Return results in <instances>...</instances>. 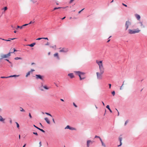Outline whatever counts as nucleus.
<instances>
[{
  "label": "nucleus",
  "instance_id": "5",
  "mask_svg": "<svg viewBox=\"0 0 147 147\" xmlns=\"http://www.w3.org/2000/svg\"><path fill=\"white\" fill-rule=\"evenodd\" d=\"M102 74L99 73V72H97L96 73V76L97 79L98 80H101L102 79Z\"/></svg>",
  "mask_w": 147,
  "mask_h": 147
},
{
  "label": "nucleus",
  "instance_id": "24",
  "mask_svg": "<svg viewBox=\"0 0 147 147\" xmlns=\"http://www.w3.org/2000/svg\"><path fill=\"white\" fill-rule=\"evenodd\" d=\"M1 78H9V76L7 77H4V76H2L1 77Z\"/></svg>",
  "mask_w": 147,
  "mask_h": 147
},
{
  "label": "nucleus",
  "instance_id": "34",
  "mask_svg": "<svg viewBox=\"0 0 147 147\" xmlns=\"http://www.w3.org/2000/svg\"><path fill=\"white\" fill-rule=\"evenodd\" d=\"M2 39L3 40H5L7 41H11L10 40H5L3 39Z\"/></svg>",
  "mask_w": 147,
  "mask_h": 147
},
{
  "label": "nucleus",
  "instance_id": "56",
  "mask_svg": "<svg viewBox=\"0 0 147 147\" xmlns=\"http://www.w3.org/2000/svg\"><path fill=\"white\" fill-rule=\"evenodd\" d=\"M52 120H53V122L54 123H55V121H54V119H53H53H52Z\"/></svg>",
  "mask_w": 147,
  "mask_h": 147
},
{
  "label": "nucleus",
  "instance_id": "64",
  "mask_svg": "<svg viewBox=\"0 0 147 147\" xmlns=\"http://www.w3.org/2000/svg\"><path fill=\"white\" fill-rule=\"evenodd\" d=\"M26 146V144H25L24 145V146H23V147H25V146Z\"/></svg>",
  "mask_w": 147,
  "mask_h": 147
},
{
  "label": "nucleus",
  "instance_id": "18",
  "mask_svg": "<svg viewBox=\"0 0 147 147\" xmlns=\"http://www.w3.org/2000/svg\"><path fill=\"white\" fill-rule=\"evenodd\" d=\"M31 73V71H29L27 73L26 75V77H27L28 76H29L30 74V73Z\"/></svg>",
  "mask_w": 147,
  "mask_h": 147
},
{
  "label": "nucleus",
  "instance_id": "8",
  "mask_svg": "<svg viewBox=\"0 0 147 147\" xmlns=\"http://www.w3.org/2000/svg\"><path fill=\"white\" fill-rule=\"evenodd\" d=\"M36 77L37 79H39L42 80H43L44 77L43 76H42L40 75H36Z\"/></svg>",
  "mask_w": 147,
  "mask_h": 147
},
{
  "label": "nucleus",
  "instance_id": "60",
  "mask_svg": "<svg viewBox=\"0 0 147 147\" xmlns=\"http://www.w3.org/2000/svg\"><path fill=\"white\" fill-rule=\"evenodd\" d=\"M36 128H37L38 127H37V126H36L35 125H33Z\"/></svg>",
  "mask_w": 147,
  "mask_h": 147
},
{
  "label": "nucleus",
  "instance_id": "27",
  "mask_svg": "<svg viewBox=\"0 0 147 147\" xmlns=\"http://www.w3.org/2000/svg\"><path fill=\"white\" fill-rule=\"evenodd\" d=\"M70 127L69 125H68L65 127V129H69Z\"/></svg>",
  "mask_w": 147,
  "mask_h": 147
},
{
  "label": "nucleus",
  "instance_id": "15",
  "mask_svg": "<svg viewBox=\"0 0 147 147\" xmlns=\"http://www.w3.org/2000/svg\"><path fill=\"white\" fill-rule=\"evenodd\" d=\"M5 119H3L1 115H0V121H3L5 120Z\"/></svg>",
  "mask_w": 147,
  "mask_h": 147
},
{
  "label": "nucleus",
  "instance_id": "49",
  "mask_svg": "<svg viewBox=\"0 0 147 147\" xmlns=\"http://www.w3.org/2000/svg\"><path fill=\"white\" fill-rule=\"evenodd\" d=\"M40 131H41L43 132H44V133L45 132V131L42 129H40Z\"/></svg>",
  "mask_w": 147,
  "mask_h": 147
},
{
  "label": "nucleus",
  "instance_id": "37",
  "mask_svg": "<svg viewBox=\"0 0 147 147\" xmlns=\"http://www.w3.org/2000/svg\"><path fill=\"white\" fill-rule=\"evenodd\" d=\"M29 117H30V119L32 118V116H31V114H30V113H29Z\"/></svg>",
  "mask_w": 147,
  "mask_h": 147
},
{
  "label": "nucleus",
  "instance_id": "16",
  "mask_svg": "<svg viewBox=\"0 0 147 147\" xmlns=\"http://www.w3.org/2000/svg\"><path fill=\"white\" fill-rule=\"evenodd\" d=\"M42 87L44 88L46 90H48L49 88L47 86H42Z\"/></svg>",
  "mask_w": 147,
  "mask_h": 147
},
{
  "label": "nucleus",
  "instance_id": "28",
  "mask_svg": "<svg viewBox=\"0 0 147 147\" xmlns=\"http://www.w3.org/2000/svg\"><path fill=\"white\" fill-rule=\"evenodd\" d=\"M124 81H123V84L122 85V86L120 87V90H121L122 89V87H123V85H124Z\"/></svg>",
  "mask_w": 147,
  "mask_h": 147
},
{
  "label": "nucleus",
  "instance_id": "25",
  "mask_svg": "<svg viewBox=\"0 0 147 147\" xmlns=\"http://www.w3.org/2000/svg\"><path fill=\"white\" fill-rule=\"evenodd\" d=\"M61 8L62 7H55V8H54L53 10H55L56 9H60V8Z\"/></svg>",
  "mask_w": 147,
  "mask_h": 147
},
{
  "label": "nucleus",
  "instance_id": "19",
  "mask_svg": "<svg viewBox=\"0 0 147 147\" xmlns=\"http://www.w3.org/2000/svg\"><path fill=\"white\" fill-rule=\"evenodd\" d=\"M54 57H57V58H59L58 53H56L54 55Z\"/></svg>",
  "mask_w": 147,
  "mask_h": 147
},
{
  "label": "nucleus",
  "instance_id": "36",
  "mask_svg": "<svg viewBox=\"0 0 147 147\" xmlns=\"http://www.w3.org/2000/svg\"><path fill=\"white\" fill-rule=\"evenodd\" d=\"M106 108L108 109L109 110L110 109L109 106V105H107L106 106Z\"/></svg>",
  "mask_w": 147,
  "mask_h": 147
},
{
  "label": "nucleus",
  "instance_id": "3",
  "mask_svg": "<svg viewBox=\"0 0 147 147\" xmlns=\"http://www.w3.org/2000/svg\"><path fill=\"white\" fill-rule=\"evenodd\" d=\"M140 31L138 28H137L135 30H133L131 29L128 30V33L129 34H135L137 33H138Z\"/></svg>",
  "mask_w": 147,
  "mask_h": 147
},
{
  "label": "nucleus",
  "instance_id": "22",
  "mask_svg": "<svg viewBox=\"0 0 147 147\" xmlns=\"http://www.w3.org/2000/svg\"><path fill=\"white\" fill-rule=\"evenodd\" d=\"M69 129L71 130H76V129L75 128L71 127H70Z\"/></svg>",
  "mask_w": 147,
  "mask_h": 147
},
{
  "label": "nucleus",
  "instance_id": "39",
  "mask_svg": "<svg viewBox=\"0 0 147 147\" xmlns=\"http://www.w3.org/2000/svg\"><path fill=\"white\" fill-rule=\"evenodd\" d=\"M120 142V145H118V147H119V146H121L122 145V143L121 142Z\"/></svg>",
  "mask_w": 147,
  "mask_h": 147
},
{
  "label": "nucleus",
  "instance_id": "47",
  "mask_svg": "<svg viewBox=\"0 0 147 147\" xmlns=\"http://www.w3.org/2000/svg\"><path fill=\"white\" fill-rule=\"evenodd\" d=\"M84 9H82L81 11H79L78 12V13H80V12L82 11Z\"/></svg>",
  "mask_w": 147,
  "mask_h": 147
},
{
  "label": "nucleus",
  "instance_id": "57",
  "mask_svg": "<svg viewBox=\"0 0 147 147\" xmlns=\"http://www.w3.org/2000/svg\"><path fill=\"white\" fill-rule=\"evenodd\" d=\"M34 22H32V21H31L30 22V23L29 24H31L32 23H34Z\"/></svg>",
  "mask_w": 147,
  "mask_h": 147
},
{
  "label": "nucleus",
  "instance_id": "7",
  "mask_svg": "<svg viewBox=\"0 0 147 147\" xmlns=\"http://www.w3.org/2000/svg\"><path fill=\"white\" fill-rule=\"evenodd\" d=\"M68 49L63 48H62L59 51V52H64V53H66L68 52Z\"/></svg>",
  "mask_w": 147,
  "mask_h": 147
},
{
  "label": "nucleus",
  "instance_id": "44",
  "mask_svg": "<svg viewBox=\"0 0 147 147\" xmlns=\"http://www.w3.org/2000/svg\"><path fill=\"white\" fill-rule=\"evenodd\" d=\"M73 105L75 107H77V106L75 104L74 102L73 103Z\"/></svg>",
  "mask_w": 147,
  "mask_h": 147
},
{
  "label": "nucleus",
  "instance_id": "45",
  "mask_svg": "<svg viewBox=\"0 0 147 147\" xmlns=\"http://www.w3.org/2000/svg\"><path fill=\"white\" fill-rule=\"evenodd\" d=\"M28 24H25L24 25H22V26H23V27L24 26H27L28 25Z\"/></svg>",
  "mask_w": 147,
  "mask_h": 147
},
{
  "label": "nucleus",
  "instance_id": "9",
  "mask_svg": "<svg viewBox=\"0 0 147 147\" xmlns=\"http://www.w3.org/2000/svg\"><path fill=\"white\" fill-rule=\"evenodd\" d=\"M135 16L136 18L138 20H140V16L139 15L136 14L135 15Z\"/></svg>",
  "mask_w": 147,
  "mask_h": 147
},
{
  "label": "nucleus",
  "instance_id": "2",
  "mask_svg": "<svg viewBox=\"0 0 147 147\" xmlns=\"http://www.w3.org/2000/svg\"><path fill=\"white\" fill-rule=\"evenodd\" d=\"M76 74L78 75L80 77V80H81L85 78V73L80 71L75 72Z\"/></svg>",
  "mask_w": 147,
  "mask_h": 147
},
{
  "label": "nucleus",
  "instance_id": "12",
  "mask_svg": "<svg viewBox=\"0 0 147 147\" xmlns=\"http://www.w3.org/2000/svg\"><path fill=\"white\" fill-rule=\"evenodd\" d=\"M68 76H69L71 78H74V75L72 73L69 74H68Z\"/></svg>",
  "mask_w": 147,
  "mask_h": 147
},
{
  "label": "nucleus",
  "instance_id": "23",
  "mask_svg": "<svg viewBox=\"0 0 147 147\" xmlns=\"http://www.w3.org/2000/svg\"><path fill=\"white\" fill-rule=\"evenodd\" d=\"M23 26H18L17 28H16V29H18V28H20V29H22L23 28Z\"/></svg>",
  "mask_w": 147,
  "mask_h": 147
},
{
  "label": "nucleus",
  "instance_id": "35",
  "mask_svg": "<svg viewBox=\"0 0 147 147\" xmlns=\"http://www.w3.org/2000/svg\"><path fill=\"white\" fill-rule=\"evenodd\" d=\"M95 138H100V137L99 136H96L94 137Z\"/></svg>",
  "mask_w": 147,
  "mask_h": 147
},
{
  "label": "nucleus",
  "instance_id": "6",
  "mask_svg": "<svg viewBox=\"0 0 147 147\" xmlns=\"http://www.w3.org/2000/svg\"><path fill=\"white\" fill-rule=\"evenodd\" d=\"M131 22L129 20L127 21L126 22L125 25L126 30L128 28L129 26L131 25Z\"/></svg>",
  "mask_w": 147,
  "mask_h": 147
},
{
  "label": "nucleus",
  "instance_id": "62",
  "mask_svg": "<svg viewBox=\"0 0 147 147\" xmlns=\"http://www.w3.org/2000/svg\"><path fill=\"white\" fill-rule=\"evenodd\" d=\"M16 39V38H11V39H10L12 40H14Z\"/></svg>",
  "mask_w": 147,
  "mask_h": 147
},
{
  "label": "nucleus",
  "instance_id": "4",
  "mask_svg": "<svg viewBox=\"0 0 147 147\" xmlns=\"http://www.w3.org/2000/svg\"><path fill=\"white\" fill-rule=\"evenodd\" d=\"M13 52H10L7 54L3 55L2 54L0 55L1 58L0 60H1L4 58H7L11 56V54L13 53Z\"/></svg>",
  "mask_w": 147,
  "mask_h": 147
},
{
  "label": "nucleus",
  "instance_id": "40",
  "mask_svg": "<svg viewBox=\"0 0 147 147\" xmlns=\"http://www.w3.org/2000/svg\"><path fill=\"white\" fill-rule=\"evenodd\" d=\"M128 122V121L127 120L125 121V124H124L125 125H126V124H127Z\"/></svg>",
  "mask_w": 147,
  "mask_h": 147
},
{
  "label": "nucleus",
  "instance_id": "48",
  "mask_svg": "<svg viewBox=\"0 0 147 147\" xmlns=\"http://www.w3.org/2000/svg\"><path fill=\"white\" fill-rule=\"evenodd\" d=\"M49 45V43L48 42H47V43L45 44V45Z\"/></svg>",
  "mask_w": 147,
  "mask_h": 147
},
{
  "label": "nucleus",
  "instance_id": "61",
  "mask_svg": "<svg viewBox=\"0 0 147 147\" xmlns=\"http://www.w3.org/2000/svg\"><path fill=\"white\" fill-rule=\"evenodd\" d=\"M60 100H61L62 101H64V100L63 99H60Z\"/></svg>",
  "mask_w": 147,
  "mask_h": 147
},
{
  "label": "nucleus",
  "instance_id": "1",
  "mask_svg": "<svg viewBox=\"0 0 147 147\" xmlns=\"http://www.w3.org/2000/svg\"><path fill=\"white\" fill-rule=\"evenodd\" d=\"M102 61H98V60L96 61V62L99 66V73L103 74L105 71V68L102 63Z\"/></svg>",
  "mask_w": 147,
  "mask_h": 147
},
{
  "label": "nucleus",
  "instance_id": "46",
  "mask_svg": "<svg viewBox=\"0 0 147 147\" xmlns=\"http://www.w3.org/2000/svg\"><path fill=\"white\" fill-rule=\"evenodd\" d=\"M74 0H70V2H69V3H72Z\"/></svg>",
  "mask_w": 147,
  "mask_h": 147
},
{
  "label": "nucleus",
  "instance_id": "50",
  "mask_svg": "<svg viewBox=\"0 0 147 147\" xmlns=\"http://www.w3.org/2000/svg\"><path fill=\"white\" fill-rule=\"evenodd\" d=\"M39 145H40V146L39 147H40L41 146V142H40L39 143Z\"/></svg>",
  "mask_w": 147,
  "mask_h": 147
},
{
  "label": "nucleus",
  "instance_id": "58",
  "mask_svg": "<svg viewBox=\"0 0 147 147\" xmlns=\"http://www.w3.org/2000/svg\"><path fill=\"white\" fill-rule=\"evenodd\" d=\"M13 49V50H14V52H15V51H17V50H16L15 49H14H14Z\"/></svg>",
  "mask_w": 147,
  "mask_h": 147
},
{
  "label": "nucleus",
  "instance_id": "13",
  "mask_svg": "<svg viewBox=\"0 0 147 147\" xmlns=\"http://www.w3.org/2000/svg\"><path fill=\"white\" fill-rule=\"evenodd\" d=\"M91 140H88L87 142V145L88 147H89V144L91 142Z\"/></svg>",
  "mask_w": 147,
  "mask_h": 147
},
{
  "label": "nucleus",
  "instance_id": "14",
  "mask_svg": "<svg viewBox=\"0 0 147 147\" xmlns=\"http://www.w3.org/2000/svg\"><path fill=\"white\" fill-rule=\"evenodd\" d=\"M35 44H36L34 42V43H33L31 44L28 45H27L29 46L32 47H33L35 45Z\"/></svg>",
  "mask_w": 147,
  "mask_h": 147
},
{
  "label": "nucleus",
  "instance_id": "30",
  "mask_svg": "<svg viewBox=\"0 0 147 147\" xmlns=\"http://www.w3.org/2000/svg\"><path fill=\"white\" fill-rule=\"evenodd\" d=\"M45 114H46V115H47L50 116L51 117H52V115L50 114H49V113H45Z\"/></svg>",
  "mask_w": 147,
  "mask_h": 147
},
{
  "label": "nucleus",
  "instance_id": "43",
  "mask_svg": "<svg viewBox=\"0 0 147 147\" xmlns=\"http://www.w3.org/2000/svg\"><path fill=\"white\" fill-rule=\"evenodd\" d=\"M42 39V38H38L36 39V40H40V39Z\"/></svg>",
  "mask_w": 147,
  "mask_h": 147
},
{
  "label": "nucleus",
  "instance_id": "52",
  "mask_svg": "<svg viewBox=\"0 0 147 147\" xmlns=\"http://www.w3.org/2000/svg\"><path fill=\"white\" fill-rule=\"evenodd\" d=\"M99 139H100V140L101 141V143L103 142L102 141V140L100 138H99Z\"/></svg>",
  "mask_w": 147,
  "mask_h": 147
},
{
  "label": "nucleus",
  "instance_id": "42",
  "mask_svg": "<svg viewBox=\"0 0 147 147\" xmlns=\"http://www.w3.org/2000/svg\"><path fill=\"white\" fill-rule=\"evenodd\" d=\"M4 9L5 11L7 9V7H4Z\"/></svg>",
  "mask_w": 147,
  "mask_h": 147
},
{
  "label": "nucleus",
  "instance_id": "53",
  "mask_svg": "<svg viewBox=\"0 0 147 147\" xmlns=\"http://www.w3.org/2000/svg\"><path fill=\"white\" fill-rule=\"evenodd\" d=\"M99 139H100V140L101 141V143L103 142L102 141V140L100 138H99Z\"/></svg>",
  "mask_w": 147,
  "mask_h": 147
},
{
  "label": "nucleus",
  "instance_id": "41",
  "mask_svg": "<svg viewBox=\"0 0 147 147\" xmlns=\"http://www.w3.org/2000/svg\"><path fill=\"white\" fill-rule=\"evenodd\" d=\"M122 5H123V6H125L126 7H127V5H126L125 4H124L123 3H122Z\"/></svg>",
  "mask_w": 147,
  "mask_h": 147
},
{
  "label": "nucleus",
  "instance_id": "26",
  "mask_svg": "<svg viewBox=\"0 0 147 147\" xmlns=\"http://www.w3.org/2000/svg\"><path fill=\"white\" fill-rule=\"evenodd\" d=\"M16 125H17V127L18 128H19V124L17 122H16Z\"/></svg>",
  "mask_w": 147,
  "mask_h": 147
},
{
  "label": "nucleus",
  "instance_id": "10",
  "mask_svg": "<svg viewBox=\"0 0 147 147\" xmlns=\"http://www.w3.org/2000/svg\"><path fill=\"white\" fill-rule=\"evenodd\" d=\"M138 23L140 24V26L142 28H144L145 27V26L143 24L142 22H139Z\"/></svg>",
  "mask_w": 147,
  "mask_h": 147
},
{
  "label": "nucleus",
  "instance_id": "54",
  "mask_svg": "<svg viewBox=\"0 0 147 147\" xmlns=\"http://www.w3.org/2000/svg\"><path fill=\"white\" fill-rule=\"evenodd\" d=\"M34 71L35 70L34 69H31V71H31V73H32V71Z\"/></svg>",
  "mask_w": 147,
  "mask_h": 147
},
{
  "label": "nucleus",
  "instance_id": "29",
  "mask_svg": "<svg viewBox=\"0 0 147 147\" xmlns=\"http://www.w3.org/2000/svg\"><path fill=\"white\" fill-rule=\"evenodd\" d=\"M16 76L15 75H13V76H9V78L14 77H16V76Z\"/></svg>",
  "mask_w": 147,
  "mask_h": 147
},
{
  "label": "nucleus",
  "instance_id": "38",
  "mask_svg": "<svg viewBox=\"0 0 147 147\" xmlns=\"http://www.w3.org/2000/svg\"><path fill=\"white\" fill-rule=\"evenodd\" d=\"M33 134H35V135H36V136H38V134L36 132H34L33 133Z\"/></svg>",
  "mask_w": 147,
  "mask_h": 147
},
{
  "label": "nucleus",
  "instance_id": "21",
  "mask_svg": "<svg viewBox=\"0 0 147 147\" xmlns=\"http://www.w3.org/2000/svg\"><path fill=\"white\" fill-rule=\"evenodd\" d=\"M5 60L7 61L9 63H10V64H11V66L12 67L13 66L11 63L10 61L8 59H6Z\"/></svg>",
  "mask_w": 147,
  "mask_h": 147
},
{
  "label": "nucleus",
  "instance_id": "31",
  "mask_svg": "<svg viewBox=\"0 0 147 147\" xmlns=\"http://www.w3.org/2000/svg\"><path fill=\"white\" fill-rule=\"evenodd\" d=\"M119 140L120 142H121L122 141V138L121 137H119Z\"/></svg>",
  "mask_w": 147,
  "mask_h": 147
},
{
  "label": "nucleus",
  "instance_id": "11",
  "mask_svg": "<svg viewBox=\"0 0 147 147\" xmlns=\"http://www.w3.org/2000/svg\"><path fill=\"white\" fill-rule=\"evenodd\" d=\"M44 119L48 124H50V121L48 118H45Z\"/></svg>",
  "mask_w": 147,
  "mask_h": 147
},
{
  "label": "nucleus",
  "instance_id": "17",
  "mask_svg": "<svg viewBox=\"0 0 147 147\" xmlns=\"http://www.w3.org/2000/svg\"><path fill=\"white\" fill-rule=\"evenodd\" d=\"M20 110L21 112H25V110L21 107L20 108Z\"/></svg>",
  "mask_w": 147,
  "mask_h": 147
},
{
  "label": "nucleus",
  "instance_id": "55",
  "mask_svg": "<svg viewBox=\"0 0 147 147\" xmlns=\"http://www.w3.org/2000/svg\"><path fill=\"white\" fill-rule=\"evenodd\" d=\"M109 88H111V84H109Z\"/></svg>",
  "mask_w": 147,
  "mask_h": 147
},
{
  "label": "nucleus",
  "instance_id": "32",
  "mask_svg": "<svg viewBox=\"0 0 147 147\" xmlns=\"http://www.w3.org/2000/svg\"><path fill=\"white\" fill-rule=\"evenodd\" d=\"M102 143V146L105 147H106V145H105V144L103 143V142H102L101 143Z\"/></svg>",
  "mask_w": 147,
  "mask_h": 147
},
{
  "label": "nucleus",
  "instance_id": "51",
  "mask_svg": "<svg viewBox=\"0 0 147 147\" xmlns=\"http://www.w3.org/2000/svg\"><path fill=\"white\" fill-rule=\"evenodd\" d=\"M42 39H45L48 40V39L47 38H42Z\"/></svg>",
  "mask_w": 147,
  "mask_h": 147
},
{
  "label": "nucleus",
  "instance_id": "59",
  "mask_svg": "<svg viewBox=\"0 0 147 147\" xmlns=\"http://www.w3.org/2000/svg\"><path fill=\"white\" fill-rule=\"evenodd\" d=\"M109 111H110V112L111 113H112V110L111 109H109Z\"/></svg>",
  "mask_w": 147,
  "mask_h": 147
},
{
  "label": "nucleus",
  "instance_id": "20",
  "mask_svg": "<svg viewBox=\"0 0 147 147\" xmlns=\"http://www.w3.org/2000/svg\"><path fill=\"white\" fill-rule=\"evenodd\" d=\"M14 59L16 60H17L18 59H22V58L21 57H15L14 58Z\"/></svg>",
  "mask_w": 147,
  "mask_h": 147
},
{
  "label": "nucleus",
  "instance_id": "63",
  "mask_svg": "<svg viewBox=\"0 0 147 147\" xmlns=\"http://www.w3.org/2000/svg\"><path fill=\"white\" fill-rule=\"evenodd\" d=\"M10 122L11 123H12V120H10Z\"/></svg>",
  "mask_w": 147,
  "mask_h": 147
},
{
  "label": "nucleus",
  "instance_id": "33",
  "mask_svg": "<svg viewBox=\"0 0 147 147\" xmlns=\"http://www.w3.org/2000/svg\"><path fill=\"white\" fill-rule=\"evenodd\" d=\"M115 93V92L114 91L112 92V94L113 96H114Z\"/></svg>",
  "mask_w": 147,
  "mask_h": 147
}]
</instances>
